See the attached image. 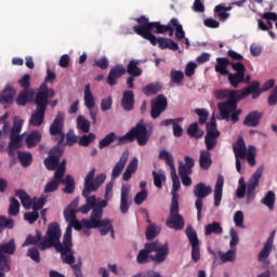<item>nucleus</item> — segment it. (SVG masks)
<instances>
[{"mask_svg": "<svg viewBox=\"0 0 277 277\" xmlns=\"http://www.w3.org/2000/svg\"><path fill=\"white\" fill-rule=\"evenodd\" d=\"M267 103L271 107H274V105H277V85L273 88L267 98Z\"/></svg>", "mask_w": 277, "mask_h": 277, "instance_id": "774afa93", "label": "nucleus"}, {"mask_svg": "<svg viewBox=\"0 0 277 277\" xmlns=\"http://www.w3.org/2000/svg\"><path fill=\"white\" fill-rule=\"evenodd\" d=\"M39 217L40 213H38L36 210H34L32 212H26L24 214V220H26V222H29L30 224H36Z\"/></svg>", "mask_w": 277, "mask_h": 277, "instance_id": "0e129e2a", "label": "nucleus"}, {"mask_svg": "<svg viewBox=\"0 0 277 277\" xmlns=\"http://www.w3.org/2000/svg\"><path fill=\"white\" fill-rule=\"evenodd\" d=\"M96 102L94 101V95L90 90V84H85L84 87V105L88 109H94V105Z\"/></svg>", "mask_w": 277, "mask_h": 277, "instance_id": "79ce46f5", "label": "nucleus"}, {"mask_svg": "<svg viewBox=\"0 0 277 277\" xmlns=\"http://www.w3.org/2000/svg\"><path fill=\"white\" fill-rule=\"evenodd\" d=\"M262 119L263 113L259 110H252L246 116L243 124L245 127H259V124H261Z\"/></svg>", "mask_w": 277, "mask_h": 277, "instance_id": "393cba45", "label": "nucleus"}, {"mask_svg": "<svg viewBox=\"0 0 277 277\" xmlns=\"http://www.w3.org/2000/svg\"><path fill=\"white\" fill-rule=\"evenodd\" d=\"M50 135H56L55 141L57 142V146L64 144L66 140V133H64V113L58 111L55 116L50 126Z\"/></svg>", "mask_w": 277, "mask_h": 277, "instance_id": "ddd939ff", "label": "nucleus"}, {"mask_svg": "<svg viewBox=\"0 0 277 277\" xmlns=\"http://www.w3.org/2000/svg\"><path fill=\"white\" fill-rule=\"evenodd\" d=\"M22 140L23 138L21 136H16L12 134L10 135V142L6 148V153L9 157H15L16 153L14 150H18V148H21Z\"/></svg>", "mask_w": 277, "mask_h": 277, "instance_id": "2f4dec72", "label": "nucleus"}, {"mask_svg": "<svg viewBox=\"0 0 277 277\" xmlns=\"http://www.w3.org/2000/svg\"><path fill=\"white\" fill-rule=\"evenodd\" d=\"M141 61L131 60L127 67V72L130 77H142V68H140Z\"/></svg>", "mask_w": 277, "mask_h": 277, "instance_id": "72a5a7b5", "label": "nucleus"}, {"mask_svg": "<svg viewBox=\"0 0 277 277\" xmlns=\"http://www.w3.org/2000/svg\"><path fill=\"white\" fill-rule=\"evenodd\" d=\"M235 159H246L248 155V148L246 147V142L243 137H239L237 141V146L233 147Z\"/></svg>", "mask_w": 277, "mask_h": 277, "instance_id": "c756f323", "label": "nucleus"}, {"mask_svg": "<svg viewBox=\"0 0 277 277\" xmlns=\"http://www.w3.org/2000/svg\"><path fill=\"white\" fill-rule=\"evenodd\" d=\"M31 92L29 89L22 90L15 100L16 105H19V107H25L29 101H31Z\"/></svg>", "mask_w": 277, "mask_h": 277, "instance_id": "4c0bfd02", "label": "nucleus"}, {"mask_svg": "<svg viewBox=\"0 0 277 277\" xmlns=\"http://www.w3.org/2000/svg\"><path fill=\"white\" fill-rule=\"evenodd\" d=\"M213 194V188L211 186H207V184L200 182L194 187V196L197 198L195 201V207L197 209V220H201L202 217V199L207 198V196H211Z\"/></svg>", "mask_w": 277, "mask_h": 277, "instance_id": "f8f14e48", "label": "nucleus"}, {"mask_svg": "<svg viewBox=\"0 0 277 277\" xmlns=\"http://www.w3.org/2000/svg\"><path fill=\"white\" fill-rule=\"evenodd\" d=\"M135 21L138 25L133 26L134 34L141 36L144 40H148L153 47H157L158 44L161 51H166V49H169V51H179V43L174 42V40L164 37L157 38L154 35L157 28L153 25L161 24V22H150L145 15L135 18Z\"/></svg>", "mask_w": 277, "mask_h": 277, "instance_id": "7ed1b4c3", "label": "nucleus"}, {"mask_svg": "<svg viewBox=\"0 0 277 277\" xmlns=\"http://www.w3.org/2000/svg\"><path fill=\"white\" fill-rule=\"evenodd\" d=\"M186 236L192 246V260L198 263L200 261V240H198V234L195 229L187 227Z\"/></svg>", "mask_w": 277, "mask_h": 277, "instance_id": "dca6fc26", "label": "nucleus"}, {"mask_svg": "<svg viewBox=\"0 0 277 277\" xmlns=\"http://www.w3.org/2000/svg\"><path fill=\"white\" fill-rule=\"evenodd\" d=\"M159 233H161V227L157 226V224L151 223L147 226L146 228V239L147 241H153V239H155Z\"/></svg>", "mask_w": 277, "mask_h": 277, "instance_id": "49530a36", "label": "nucleus"}, {"mask_svg": "<svg viewBox=\"0 0 277 277\" xmlns=\"http://www.w3.org/2000/svg\"><path fill=\"white\" fill-rule=\"evenodd\" d=\"M61 145L54 146L50 150V156L44 159V166L48 170H57L60 166V159L64 155V148L60 147Z\"/></svg>", "mask_w": 277, "mask_h": 277, "instance_id": "f3484780", "label": "nucleus"}, {"mask_svg": "<svg viewBox=\"0 0 277 277\" xmlns=\"http://www.w3.org/2000/svg\"><path fill=\"white\" fill-rule=\"evenodd\" d=\"M186 132L187 135H189V137H195V140H200V137L205 135V131L200 129L198 122H194L190 126H188Z\"/></svg>", "mask_w": 277, "mask_h": 277, "instance_id": "a19ab883", "label": "nucleus"}, {"mask_svg": "<svg viewBox=\"0 0 277 277\" xmlns=\"http://www.w3.org/2000/svg\"><path fill=\"white\" fill-rule=\"evenodd\" d=\"M171 83L175 85H183V80L185 79V74L182 70L172 69L170 72Z\"/></svg>", "mask_w": 277, "mask_h": 277, "instance_id": "3c124183", "label": "nucleus"}, {"mask_svg": "<svg viewBox=\"0 0 277 277\" xmlns=\"http://www.w3.org/2000/svg\"><path fill=\"white\" fill-rule=\"evenodd\" d=\"M133 199H131V186L123 184L121 186V195H120V211L123 215L129 213V209H131V205Z\"/></svg>", "mask_w": 277, "mask_h": 277, "instance_id": "aec40b11", "label": "nucleus"}, {"mask_svg": "<svg viewBox=\"0 0 277 277\" xmlns=\"http://www.w3.org/2000/svg\"><path fill=\"white\" fill-rule=\"evenodd\" d=\"M215 98L217 101H224L227 98H237L239 100V91H235V90H228V89H223V90H219V91H215Z\"/></svg>", "mask_w": 277, "mask_h": 277, "instance_id": "7c9ffc66", "label": "nucleus"}, {"mask_svg": "<svg viewBox=\"0 0 277 277\" xmlns=\"http://www.w3.org/2000/svg\"><path fill=\"white\" fill-rule=\"evenodd\" d=\"M15 196L19 198L22 207H24V209H31V197L27 195V192H25L24 189H17L15 190Z\"/></svg>", "mask_w": 277, "mask_h": 277, "instance_id": "ea45409f", "label": "nucleus"}, {"mask_svg": "<svg viewBox=\"0 0 277 277\" xmlns=\"http://www.w3.org/2000/svg\"><path fill=\"white\" fill-rule=\"evenodd\" d=\"M159 159H161L162 161H166L167 166H169L170 170H171V179H172V193L173 196L175 195L176 198H179V195L176 194V192H179V189H181V180L179 179V175L176 174V167L174 166V156H172V154H170L168 150L162 149L159 153L158 156Z\"/></svg>", "mask_w": 277, "mask_h": 277, "instance_id": "9b49d317", "label": "nucleus"}, {"mask_svg": "<svg viewBox=\"0 0 277 277\" xmlns=\"http://www.w3.org/2000/svg\"><path fill=\"white\" fill-rule=\"evenodd\" d=\"M233 10V6H226L224 3L223 4H219L214 8V16L216 18H219V21H221L222 23H224L225 21H228V18L230 17V12Z\"/></svg>", "mask_w": 277, "mask_h": 277, "instance_id": "cd10ccee", "label": "nucleus"}, {"mask_svg": "<svg viewBox=\"0 0 277 277\" xmlns=\"http://www.w3.org/2000/svg\"><path fill=\"white\" fill-rule=\"evenodd\" d=\"M44 240V237H42V232L41 230H37L36 232V236L34 235H28L26 240L23 243V248H25L26 246H40V243H42V241Z\"/></svg>", "mask_w": 277, "mask_h": 277, "instance_id": "c9c22d12", "label": "nucleus"}, {"mask_svg": "<svg viewBox=\"0 0 277 277\" xmlns=\"http://www.w3.org/2000/svg\"><path fill=\"white\" fill-rule=\"evenodd\" d=\"M220 256L223 263H233L237 259V253L235 250H228L226 253H221Z\"/></svg>", "mask_w": 277, "mask_h": 277, "instance_id": "13d9d810", "label": "nucleus"}, {"mask_svg": "<svg viewBox=\"0 0 277 277\" xmlns=\"http://www.w3.org/2000/svg\"><path fill=\"white\" fill-rule=\"evenodd\" d=\"M245 77H246V75H243V74H235V72L227 74V79H228V82L232 85V88H239V84L243 83Z\"/></svg>", "mask_w": 277, "mask_h": 277, "instance_id": "c03bdc74", "label": "nucleus"}, {"mask_svg": "<svg viewBox=\"0 0 277 277\" xmlns=\"http://www.w3.org/2000/svg\"><path fill=\"white\" fill-rule=\"evenodd\" d=\"M150 135H153V130H148V127L144 123V119H141L135 127L123 136H118L115 132L108 133L100 141L98 148L103 150V148H107V146L114 144L116 140L118 141L117 146H124V144H130V142H135V140L138 146H146L148 140H150Z\"/></svg>", "mask_w": 277, "mask_h": 277, "instance_id": "f03ea898", "label": "nucleus"}, {"mask_svg": "<svg viewBox=\"0 0 277 277\" xmlns=\"http://www.w3.org/2000/svg\"><path fill=\"white\" fill-rule=\"evenodd\" d=\"M262 205H265L269 211H274V205L276 203V194L273 190H268L264 198L261 200Z\"/></svg>", "mask_w": 277, "mask_h": 277, "instance_id": "a18cd8bd", "label": "nucleus"}, {"mask_svg": "<svg viewBox=\"0 0 277 277\" xmlns=\"http://www.w3.org/2000/svg\"><path fill=\"white\" fill-rule=\"evenodd\" d=\"M168 228H173V230H183L185 228V220L183 215L179 213V197L173 195L169 219L166 222Z\"/></svg>", "mask_w": 277, "mask_h": 277, "instance_id": "1a4fd4ad", "label": "nucleus"}, {"mask_svg": "<svg viewBox=\"0 0 277 277\" xmlns=\"http://www.w3.org/2000/svg\"><path fill=\"white\" fill-rule=\"evenodd\" d=\"M92 209L90 220H82L84 228H100L101 235L105 236L111 233L114 237V222L109 219L101 220L103 217V209L96 207Z\"/></svg>", "mask_w": 277, "mask_h": 277, "instance_id": "0eeeda50", "label": "nucleus"}, {"mask_svg": "<svg viewBox=\"0 0 277 277\" xmlns=\"http://www.w3.org/2000/svg\"><path fill=\"white\" fill-rule=\"evenodd\" d=\"M27 256L35 261V263H40V251L36 247L28 249Z\"/></svg>", "mask_w": 277, "mask_h": 277, "instance_id": "338daca9", "label": "nucleus"}, {"mask_svg": "<svg viewBox=\"0 0 277 277\" xmlns=\"http://www.w3.org/2000/svg\"><path fill=\"white\" fill-rule=\"evenodd\" d=\"M222 233H224V228H222L220 222H213L205 227L206 237H209L210 235H222Z\"/></svg>", "mask_w": 277, "mask_h": 277, "instance_id": "e433bc0d", "label": "nucleus"}, {"mask_svg": "<svg viewBox=\"0 0 277 277\" xmlns=\"http://www.w3.org/2000/svg\"><path fill=\"white\" fill-rule=\"evenodd\" d=\"M224 192V176L219 175L214 186V207L222 203V194Z\"/></svg>", "mask_w": 277, "mask_h": 277, "instance_id": "bb28decb", "label": "nucleus"}, {"mask_svg": "<svg viewBox=\"0 0 277 277\" xmlns=\"http://www.w3.org/2000/svg\"><path fill=\"white\" fill-rule=\"evenodd\" d=\"M162 88L163 85L159 82L149 83L142 89V92L145 96H155V94H159V92H161Z\"/></svg>", "mask_w": 277, "mask_h": 277, "instance_id": "58836bf2", "label": "nucleus"}, {"mask_svg": "<svg viewBox=\"0 0 277 277\" xmlns=\"http://www.w3.org/2000/svg\"><path fill=\"white\" fill-rule=\"evenodd\" d=\"M54 96L55 91L53 89H49L47 83L43 82L35 96L37 109L31 115L29 120V124H31V127H41L42 122H44L47 107H49V98H53Z\"/></svg>", "mask_w": 277, "mask_h": 277, "instance_id": "423d86ee", "label": "nucleus"}, {"mask_svg": "<svg viewBox=\"0 0 277 277\" xmlns=\"http://www.w3.org/2000/svg\"><path fill=\"white\" fill-rule=\"evenodd\" d=\"M153 176L154 185L158 187V189H161V187H163V183H166V175L157 173V171H153Z\"/></svg>", "mask_w": 277, "mask_h": 277, "instance_id": "052dcab7", "label": "nucleus"}, {"mask_svg": "<svg viewBox=\"0 0 277 277\" xmlns=\"http://www.w3.org/2000/svg\"><path fill=\"white\" fill-rule=\"evenodd\" d=\"M238 101L241 100H237V98H228L225 102H220L217 104V108L220 111V116L222 118V120H226V122H228V120H230V114L235 111V109H237V103Z\"/></svg>", "mask_w": 277, "mask_h": 277, "instance_id": "a211bd4d", "label": "nucleus"}, {"mask_svg": "<svg viewBox=\"0 0 277 277\" xmlns=\"http://www.w3.org/2000/svg\"><path fill=\"white\" fill-rule=\"evenodd\" d=\"M233 70H235L236 75H246V65L241 62H230V65Z\"/></svg>", "mask_w": 277, "mask_h": 277, "instance_id": "e2e57ef3", "label": "nucleus"}, {"mask_svg": "<svg viewBox=\"0 0 277 277\" xmlns=\"http://www.w3.org/2000/svg\"><path fill=\"white\" fill-rule=\"evenodd\" d=\"M184 161L185 163L180 162L179 176H190L194 172L193 168L196 166V161H194V158L189 156H185Z\"/></svg>", "mask_w": 277, "mask_h": 277, "instance_id": "4be33fe9", "label": "nucleus"}, {"mask_svg": "<svg viewBox=\"0 0 277 277\" xmlns=\"http://www.w3.org/2000/svg\"><path fill=\"white\" fill-rule=\"evenodd\" d=\"M17 159L23 168H29V166L34 162V156H31L29 153L18 151Z\"/></svg>", "mask_w": 277, "mask_h": 277, "instance_id": "09e8293b", "label": "nucleus"}, {"mask_svg": "<svg viewBox=\"0 0 277 277\" xmlns=\"http://www.w3.org/2000/svg\"><path fill=\"white\" fill-rule=\"evenodd\" d=\"M121 107L124 111H133L135 108V93H133V91H123L121 97Z\"/></svg>", "mask_w": 277, "mask_h": 277, "instance_id": "412c9836", "label": "nucleus"}, {"mask_svg": "<svg viewBox=\"0 0 277 277\" xmlns=\"http://www.w3.org/2000/svg\"><path fill=\"white\" fill-rule=\"evenodd\" d=\"M127 161H129V153L124 151L119 161L115 164L111 171V180L118 179L120 174H122V170H124V166H127Z\"/></svg>", "mask_w": 277, "mask_h": 277, "instance_id": "a878e982", "label": "nucleus"}, {"mask_svg": "<svg viewBox=\"0 0 277 277\" xmlns=\"http://www.w3.org/2000/svg\"><path fill=\"white\" fill-rule=\"evenodd\" d=\"M246 159L251 168L256 166V147L252 145L248 147Z\"/></svg>", "mask_w": 277, "mask_h": 277, "instance_id": "864d4df0", "label": "nucleus"}, {"mask_svg": "<svg viewBox=\"0 0 277 277\" xmlns=\"http://www.w3.org/2000/svg\"><path fill=\"white\" fill-rule=\"evenodd\" d=\"M5 228H14V220L0 215V233H3Z\"/></svg>", "mask_w": 277, "mask_h": 277, "instance_id": "4d7b16f0", "label": "nucleus"}, {"mask_svg": "<svg viewBox=\"0 0 277 277\" xmlns=\"http://www.w3.org/2000/svg\"><path fill=\"white\" fill-rule=\"evenodd\" d=\"M9 206V215L16 217V214L21 211V202L17 201L16 198L11 197Z\"/></svg>", "mask_w": 277, "mask_h": 277, "instance_id": "603ef678", "label": "nucleus"}, {"mask_svg": "<svg viewBox=\"0 0 277 277\" xmlns=\"http://www.w3.org/2000/svg\"><path fill=\"white\" fill-rule=\"evenodd\" d=\"M262 92L261 82L254 80L251 81L247 88L238 91V98L243 101V98L250 96V94L252 95V98H259Z\"/></svg>", "mask_w": 277, "mask_h": 277, "instance_id": "6ab92c4d", "label": "nucleus"}, {"mask_svg": "<svg viewBox=\"0 0 277 277\" xmlns=\"http://www.w3.org/2000/svg\"><path fill=\"white\" fill-rule=\"evenodd\" d=\"M195 114L199 117V124H207L209 118V110L205 108H196Z\"/></svg>", "mask_w": 277, "mask_h": 277, "instance_id": "680f3d73", "label": "nucleus"}, {"mask_svg": "<svg viewBox=\"0 0 277 277\" xmlns=\"http://www.w3.org/2000/svg\"><path fill=\"white\" fill-rule=\"evenodd\" d=\"M263 166L256 169V171L252 174L247 184V205H250L254 198H256V187H259V181H261V176H263Z\"/></svg>", "mask_w": 277, "mask_h": 277, "instance_id": "4468645a", "label": "nucleus"}, {"mask_svg": "<svg viewBox=\"0 0 277 277\" xmlns=\"http://www.w3.org/2000/svg\"><path fill=\"white\" fill-rule=\"evenodd\" d=\"M96 174V169H92L84 179V188L82 190L83 198H88L91 192H97V189L105 183V179H107L106 174Z\"/></svg>", "mask_w": 277, "mask_h": 277, "instance_id": "9d476101", "label": "nucleus"}, {"mask_svg": "<svg viewBox=\"0 0 277 277\" xmlns=\"http://www.w3.org/2000/svg\"><path fill=\"white\" fill-rule=\"evenodd\" d=\"M77 207H79V198L74 199L69 206L64 210L65 221L69 224L77 220Z\"/></svg>", "mask_w": 277, "mask_h": 277, "instance_id": "b1692460", "label": "nucleus"}, {"mask_svg": "<svg viewBox=\"0 0 277 277\" xmlns=\"http://www.w3.org/2000/svg\"><path fill=\"white\" fill-rule=\"evenodd\" d=\"M272 248H274L272 245H267L266 242L264 243V247L258 254V261L260 263H265V261L269 259V255L272 254Z\"/></svg>", "mask_w": 277, "mask_h": 277, "instance_id": "8fccbe9b", "label": "nucleus"}, {"mask_svg": "<svg viewBox=\"0 0 277 277\" xmlns=\"http://www.w3.org/2000/svg\"><path fill=\"white\" fill-rule=\"evenodd\" d=\"M222 133L217 130L215 117H212L210 122L206 124L205 144L207 149H202L199 156V166L201 170H209L213 160L211 159V150L217 146V140Z\"/></svg>", "mask_w": 277, "mask_h": 277, "instance_id": "39448f33", "label": "nucleus"}, {"mask_svg": "<svg viewBox=\"0 0 277 277\" xmlns=\"http://www.w3.org/2000/svg\"><path fill=\"white\" fill-rule=\"evenodd\" d=\"M113 105H114V100L111 98V96H108L106 98H102L101 110L102 111H109V109H111Z\"/></svg>", "mask_w": 277, "mask_h": 277, "instance_id": "69168bd1", "label": "nucleus"}, {"mask_svg": "<svg viewBox=\"0 0 277 277\" xmlns=\"http://www.w3.org/2000/svg\"><path fill=\"white\" fill-rule=\"evenodd\" d=\"M168 254H170V245L168 242L161 243L159 240L146 242L144 249L138 251L136 263L138 265H146V263L161 265L168 259Z\"/></svg>", "mask_w": 277, "mask_h": 277, "instance_id": "20e7f679", "label": "nucleus"}, {"mask_svg": "<svg viewBox=\"0 0 277 277\" xmlns=\"http://www.w3.org/2000/svg\"><path fill=\"white\" fill-rule=\"evenodd\" d=\"M166 109H168V97H166V95L159 94L156 98L151 100L150 117L153 120H157Z\"/></svg>", "mask_w": 277, "mask_h": 277, "instance_id": "2eb2a0df", "label": "nucleus"}, {"mask_svg": "<svg viewBox=\"0 0 277 277\" xmlns=\"http://www.w3.org/2000/svg\"><path fill=\"white\" fill-rule=\"evenodd\" d=\"M62 185V179H57V175L54 173L52 181L48 182L44 187V194H51L57 192V188Z\"/></svg>", "mask_w": 277, "mask_h": 277, "instance_id": "de8ad7c7", "label": "nucleus"}, {"mask_svg": "<svg viewBox=\"0 0 277 277\" xmlns=\"http://www.w3.org/2000/svg\"><path fill=\"white\" fill-rule=\"evenodd\" d=\"M126 74H127V69L123 66L117 65L113 67L107 77L108 85H116V83H118L117 79H120V77H122V75H126Z\"/></svg>", "mask_w": 277, "mask_h": 277, "instance_id": "5701e85b", "label": "nucleus"}, {"mask_svg": "<svg viewBox=\"0 0 277 277\" xmlns=\"http://www.w3.org/2000/svg\"><path fill=\"white\" fill-rule=\"evenodd\" d=\"M153 27L156 28L154 30V34H168L170 38L174 36V28H175V38L177 40H184L185 38V30H183V25L179 23V19L175 17H172L171 21L168 23V25L162 24H153Z\"/></svg>", "mask_w": 277, "mask_h": 277, "instance_id": "6e6552de", "label": "nucleus"}, {"mask_svg": "<svg viewBox=\"0 0 277 277\" xmlns=\"http://www.w3.org/2000/svg\"><path fill=\"white\" fill-rule=\"evenodd\" d=\"M41 141L42 134L38 130L31 131L26 137V144L28 148H36V146H38Z\"/></svg>", "mask_w": 277, "mask_h": 277, "instance_id": "473e14b6", "label": "nucleus"}, {"mask_svg": "<svg viewBox=\"0 0 277 277\" xmlns=\"http://www.w3.org/2000/svg\"><path fill=\"white\" fill-rule=\"evenodd\" d=\"M60 239H62V228L57 222L50 223L43 236V240L38 246V250L44 251L50 248H55L56 252H60L63 263L74 265L77 258H75L72 245L62 243Z\"/></svg>", "mask_w": 277, "mask_h": 277, "instance_id": "f257e3e1", "label": "nucleus"}, {"mask_svg": "<svg viewBox=\"0 0 277 277\" xmlns=\"http://www.w3.org/2000/svg\"><path fill=\"white\" fill-rule=\"evenodd\" d=\"M65 187L63 188L64 194H75V179L72 175H66L62 177V182Z\"/></svg>", "mask_w": 277, "mask_h": 277, "instance_id": "37998d69", "label": "nucleus"}, {"mask_svg": "<svg viewBox=\"0 0 277 277\" xmlns=\"http://www.w3.org/2000/svg\"><path fill=\"white\" fill-rule=\"evenodd\" d=\"M228 66H230V60L226 57H217L216 65L214 66L215 72H220L222 77H226L230 71H228Z\"/></svg>", "mask_w": 277, "mask_h": 277, "instance_id": "c85d7f7f", "label": "nucleus"}, {"mask_svg": "<svg viewBox=\"0 0 277 277\" xmlns=\"http://www.w3.org/2000/svg\"><path fill=\"white\" fill-rule=\"evenodd\" d=\"M147 198H148V190L142 189L134 196V203L140 207L141 205H144Z\"/></svg>", "mask_w": 277, "mask_h": 277, "instance_id": "bf43d9fd", "label": "nucleus"}, {"mask_svg": "<svg viewBox=\"0 0 277 277\" xmlns=\"http://www.w3.org/2000/svg\"><path fill=\"white\" fill-rule=\"evenodd\" d=\"M16 94V91H14L13 88L8 85L1 96H0V103H4L5 105H12L14 103V96Z\"/></svg>", "mask_w": 277, "mask_h": 277, "instance_id": "f704fd0d", "label": "nucleus"}, {"mask_svg": "<svg viewBox=\"0 0 277 277\" xmlns=\"http://www.w3.org/2000/svg\"><path fill=\"white\" fill-rule=\"evenodd\" d=\"M77 128L82 131V133H90V120L85 119L83 116H78Z\"/></svg>", "mask_w": 277, "mask_h": 277, "instance_id": "5fc2aeb1", "label": "nucleus"}, {"mask_svg": "<svg viewBox=\"0 0 277 277\" xmlns=\"http://www.w3.org/2000/svg\"><path fill=\"white\" fill-rule=\"evenodd\" d=\"M94 140H96V135L94 133L84 134L78 140V144L79 146H84V148H88V146H90Z\"/></svg>", "mask_w": 277, "mask_h": 277, "instance_id": "6e6d98bb", "label": "nucleus"}]
</instances>
